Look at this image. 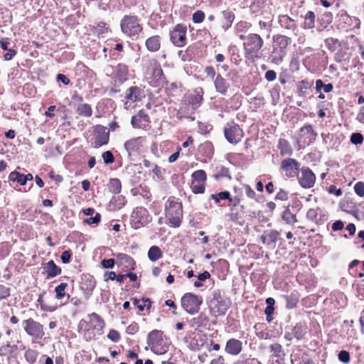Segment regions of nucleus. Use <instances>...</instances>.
Returning a JSON list of instances; mask_svg holds the SVG:
<instances>
[{
	"label": "nucleus",
	"instance_id": "1",
	"mask_svg": "<svg viewBox=\"0 0 364 364\" xmlns=\"http://www.w3.org/2000/svg\"><path fill=\"white\" fill-rule=\"evenodd\" d=\"M165 211L168 225L173 228L179 227L183 218L181 203L173 197H169L165 204Z\"/></svg>",
	"mask_w": 364,
	"mask_h": 364
},
{
	"label": "nucleus",
	"instance_id": "2",
	"mask_svg": "<svg viewBox=\"0 0 364 364\" xmlns=\"http://www.w3.org/2000/svg\"><path fill=\"white\" fill-rule=\"evenodd\" d=\"M120 28L122 33L132 40H136L143 30L138 17L132 15H125L122 18Z\"/></svg>",
	"mask_w": 364,
	"mask_h": 364
},
{
	"label": "nucleus",
	"instance_id": "3",
	"mask_svg": "<svg viewBox=\"0 0 364 364\" xmlns=\"http://www.w3.org/2000/svg\"><path fill=\"white\" fill-rule=\"evenodd\" d=\"M263 46L264 41L259 34H248L247 36V41L243 43L245 56L247 58L257 56Z\"/></svg>",
	"mask_w": 364,
	"mask_h": 364
},
{
	"label": "nucleus",
	"instance_id": "4",
	"mask_svg": "<svg viewBox=\"0 0 364 364\" xmlns=\"http://www.w3.org/2000/svg\"><path fill=\"white\" fill-rule=\"evenodd\" d=\"M22 325L26 333L30 336L33 341L42 339L45 336L43 325L32 318L23 320Z\"/></svg>",
	"mask_w": 364,
	"mask_h": 364
},
{
	"label": "nucleus",
	"instance_id": "5",
	"mask_svg": "<svg viewBox=\"0 0 364 364\" xmlns=\"http://www.w3.org/2000/svg\"><path fill=\"white\" fill-rule=\"evenodd\" d=\"M152 220L149 211L143 207L136 208L131 215L130 223L134 229L148 225Z\"/></svg>",
	"mask_w": 364,
	"mask_h": 364
},
{
	"label": "nucleus",
	"instance_id": "6",
	"mask_svg": "<svg viewBox=\"0 0 364 364\" xmlns=\"http://www.w3.org/2000/svg\"><path fill=\"white\" fill-rule=\"evenodd\" d=\"M202 303V297L192 293H186L181 298L182 308L190 314L198 313Z\"/></svg>",
	"mask_w": 364,
	"mask_h": 364
},
{
	"label": "nucleus",
	"instance_id": "7",
	"mask_svg": "<svg viewBox=\"0 0 364 364\" xmlns=\"http://www.w3.org/2000/svg\"><path fill=\"white\" fill-rule=\"evenodd\" d=\"M212 299L210 301V306L212 310L218 315H224L229 309V303L222 296L220 290H215L212 293Z\"/></svg>",
	"mask_w": 364,
	"mask_h": 364
},
{
	"label": "nucleus",
	"instance_id": "8",
	"mask_svg": "<svg viewBox=\"0 0 364 364\" xmlns=\"http://www.w3.org/2000/svg\"><path fill=\"white\" fill-rule=\"evenodd\" d=\"M224 135L228 142L237 144L242 140L244 134L238 124L235 122H230L227 123L224 128Z\"/></svg>",
	"mask_w": 364,
	"mask_h": 364
},
{
	"label": "nucleus",
	"instance_id": "9",
	"mask_svg": "<svg viewBox=\"0 0 364 364\" xmlns=\"http://www.w3.org/2000/svg\"><path fill=\"white\" fill-rule=\"evenodd\" d=\"M278 23L280 28L287 34L298 35L299 31L296 21L287 14H281L278 16Z\"/></svg>",
	"mask_w": 364,
	"mask_h": 364
},
{
	"label": "nucleus",
	"instance_id": "10",
	"mask_svg": "<svg viewBox=\"0 0 364 364\" xmlns=\"http://www.w3.org/2000/svg\"><path fill=\"white\" fill-rule=\"evenodd\" d=\"M317 133L314 130L311 124H306L300 128L298 134V143H302L304 146H309L315 141Z\"/></svg>",
	"mask_w": 364,
	"mask_h": 364
},
{
	"label": "nucleus",
	"instance_id": "11",
	"mask_svg": "<svg viewBox=\"0 0 364 364\" xmlns=\"http://www.w3.org/2000/svg\"><path fill=\"white\" fill-rule=\"evenodd\" d=\"M186 26L178 23L170 32V39L173 45L178 47H182L186 44Z\"/></svg>",
	"mask_w": 364,
	"mask_h": 364
},
{
	"label": "nucleus",
	"instance_id": "12",
	"mask_svg": "<svg viewBox=\"0 0 364 364\" xmlns=\"http://www.w3.org/2000/svg\"><path fill=\"white\" fill-rule=\"evenodd\" d=\"M297 177L300 186L304 188H310L315 184L316 176L308 167H302Z\"/></svg>",
	"mask_w": 364,
	"mask_h": 364
},
{
	"label": "nucleus",
	"instance_id": "13",
	"mask_svg": "<svg viewBox=\"0 0 364 364\" xmlns=\"http://www.w3.org/2000/svg\"><path fill=\"white\" fill-rule=\"evenodd\" d=\"M203 90L202 87L196 88L193 92L186 97L187 105L191 109V114L201 105L203 100Z\"/></svg>",
	"mask_w": 364,
	"mask_h": 364
},
{
	"label": "nucleus",
	"instance_id": "14",
	"mask_svg": "<svg viewBox=\"0 0 364 364\" xmlns=\"http://www.w3.org/2000/svg\"><path fill=\"white\" fill-rule=\"evenodd\" d=\"M280 169L287 177L292 178L298 175L299 164L296 160L288 158L282 161Z\"/></svg>",
	"mask_w": 364,
	"mask_h": 364
},
{
	"label": "nucleus",
	"instance_id": "15",
	"mask_svg": "<svg viewBox=\"0 0 364 364\" xmlns=\"http://www.w3.org/2000/svg\"><path fill=\"white\" fill-rule=\"evenodd\" d=\"M95 134V148H99L103 145L107 144L109 139V133L107 129L102 125H96L94 127Z\"/></svg>",
	"mask_w": 364,
	"mask_h": 364
},
{
	"label": "nucleus",
	"instance_id": "16",
	"mask_svg": "<svg viewBox=\"0 0 364 364\" xmlns=\"http://www.w3.org/2000/svg\"><path fill=\"white\" fill-rule=\"evenodd\" d=\"M143 97H144L143 90L136 86H132L125 92L124 98L132 102L141 101Z\"/></svg>",
	"mask_w": 364,
	"mask_h": 364
},
{
	"label": "nucleus",
	"instance_id": "17",
	"mask_svg": "<svg viewBox=\"0 0 364 364\" xmlns=\"http://www.w3.org/2000/svg\"><path fill=\"white\" fill-rule=\"evenodd\" d=\"M149 122V117L144 109L139 111L138 114L133 116L131 120L132 126L135 128H144Z\"/></svg>",
	"mask_w": 364,
	"mask_h": 364
},
{
	"label": "nucleus",
	"instance_id": "18",
	"mask_svg": "<svg viewBox=\"0 0 364 364\" xmlns=\"http://www.w3.org/2000/svg\"><path fill=\"white\" fill-rule=\"evenodd\" d=\"M88 318L91 328L95 330L99 335H102L105 326L104 320L95 313L89 314Z\"/></svg>",
	"mask_w": 364,
	"mask_h": 364
},
{
	"label": "nucleus",
	"instance_id": "19",
	"mask_svg": "<svg viewBox=\"0 0 364 364\" xmlns=\"http://www.w3.org/2000/svg\"><path fill=\"white\" fill-rule=\"evenodd\" d=\"M242 349V343L235 338L229 339L225 345V350L232 355H237L240 353Z\"/></svg>",
	"mask_w": 364,
	"mask_h": 364
},
{
	"label": "nucleus",
	"instance_id": "20",
	"mask_svg": "<svg viewBox=\"0 0 364 364\" xmlns=\"http://www.w3.org/2000/svg\"><path fill=\"white\" fill-rule=\"evenodd\" d=\"M214 86L216 91L223 95H225L230 88V84L220 74L216 75Z\"/></svg>",
	"mask_w": 364,
	"mask_h": 364
},
{
	"label": "nucleus",
	"instance_id": "21",
	"mask_svg": "<svg viewBox=\"0 0 364 364\" xmlns=\"http://www.w3.org/2000/svg\"><path fill=\"white\" fill-rule=\"evenodd\" d=\"M96 287V282L93 276L87 274L82 278L80 287L85 293L91 294Z\"/></svg>",
	"mask_w": 364,
	"mask_h": 364
},
{
	"label": "nucleus",
	"instance_id": "22",
	"mask_svg": "<svg viewBox=\"0 0 364 364\" xmlns=\"http://www.w3.org/2000/svg\"><path fill=\"white\" fill-rule=\"evenodd\" d=\"M162 335L163 332L159 330H153L148 334L147 343L152 350L162 341Z\"/></svg>",
	"mask_w": 364,
	"mask_h": 364
},
{
	"label": "nucleus",
	"instance_id": "23",
	"mask_svg": "<svg viewBox=\"0 0 364 364\" xmlns=\"http://www.w3.org/2000/svg\"><path fill=\"white\" fill-rule=\"evenodd\" d=\"M149 64L153 69L152 75L156 82H162L165 77L160 63L156 59L152 58L149 60Z\"/></svg>",
	"mask_w": 364,
	"mask_h": 364
},
{
	"label": "nucleus",
	"instance_id": "24",
	"mask_svg": "<svg viewBox=\"0 0 364 364\" xmlns=\"http://www.w3.org/2000/svg\"><path fill=\"white\" fill-rule=\"evenodd\" d=\"M273 40V46L284 51H287V48L291 43V38L284 35L274 36Z\"/></svg>",
	"mask_w": 364,
	"mask_h": 364
},
{
	"label": "nucleus",
	"instance_id": "25",
	"mask_svg": "<svg viewBox=\"0 0 364 364\" xmlns=\"http://www.w3.org/2000/svg\"><path fill=\"white\" fill-rule=\"evenodd\" d=\"M45 272L47 274V279L53 278L61 273V269L57 266L53 260L48 261L44 267Z\"/></svg>",
	"mask_w": 364,
	"mask_h": 364
},
{
	"label": "nucleus",
	"instance_id": "26",
	"mask_svg": "<svg viewBox=\"0 0 364 364\" xmlns=\"http://www.w3.org/2000/svg\"><path fill=\"white\" fill-rule=\"evenodd\" d=\"M145 46L150 52H156L161 48V38L159 36H152L146 40Z\"/></svg>",
	"mask_w": 364,
	"mask_h": 364
},
{
	"label": "nucleus",
	"instance_id": "27",
	"mask_svg": "<svg viewBox=\"0 0 364 364\" xmlns=\"http://www.w3.org/2000/svg\"><path fill=\"white\" fill-rule=\"evenodd\" d=\"M141 137L134 138L127 141L124 143V148L130 155L132 152L136 151L139 149L142 142Z\"/></svg>",
	"mask_w": 364,
	"mask_h": 364
},
{
	"label": "nucleus",
	"instance_id": "28",
	"mask_svg": "<svg viewBox=\"0 0 364 364\" xmlns=\"http://www.w3.org/2000/svg\"><path fill=\"white\" fill-rule=\"evenodd\" d=\"M291 362L292 364H314L306 353L301 352L292 354Z\"/></svg>",
	"mask_w": 364,
	"mask_h": 364
},
{
	"label": "nucleus",
	"instance_id": "29",
	"mask_svg": "<svg viewBox=\"0 0 364 364\" xmlns=\"http://www.w3.org/2000/svg\"><path fill=\"white\" fill-rule=\"evenodd\" d=\"M223 18L221 20V26L224 31H227L231 27L235 20V14L232 11L227 10L222 12Z\"/></svg>",
	"mask_w": 364,
	"mask_h": 364
},
{
	"label": "nucleus",
	"instance_id": "30",
	"mask_svg": "<svg viewBox=\"0 0 364 364\" xmlns=\"http://www.w3.org/2000/svg\"><path fill=\"white\" fill-rule=\"evenodd\" d=\"M116 257L119 265L124 266L126 268L134 269L133 266L135 262L130 256L124 253H118L116 255Z\"/></svg>",
	"mask_w": 364,
	"mask_h": 364
},
{
	"label": "nucleus",
	"instance_id": "31",
	"mask_svg": "<svg viewBox=\"0 0 364 364\" xmlns=\"http://www.w3.org/2000/svg\"><path fill=\"white\" fill-rule=\"evenodd\" d=\"M286 54L287 51H284L273 46V50L270 55L269 58L272 63L279 65L283 61Z\"/></svg>",
	"mask_w": 364,
	"mask_h": 364
},
{
	"label": "nucleus",
	"instance_id": "32",
	"mask_svg": "<svg viewBox=\"0 0 364 364\" xmlns=\"http://www.w3.org/2000/svg\"><path fill=\"white\" fill-rule=\"evenodd\" d=\"M269 352L272 354V356L279 360H282L285 356L283 347L278 343H274L269 346Z\"/></svg>",
	"mask_w": 364,
	"mask_h": 364
},
{
	"label": "nucleus",
	"instance_id": "33",
	"mask_svg": "<svg viewBox=\"0 0 364 364\" xmlns=\"http://www.w3.org/2000/svg\"><path fill=\"white\" fill-rule=\"evenodd\" d=\"M304 21L301 27L304 29H311L315 26L316 15L314 11H309L304 16Z\"/></svg>",
	"mask_w": 364,
	"mask_h": 364
},
{
	"label": "nucleus",
	"instance_id": "34",
	"mask_svg": "<svg viewBox=\"0 0 364 364\" xmlns=\"http://www.w3.org/2000/svg\"><path fill=\"white\" fill-rule=\"evenodd\" d=\"M278 149L282 156H291L293 153V150L289 142L284 139H280L279 140Z\"/></svg>",
	"mask_w": 364,
	"mask_h": 364
},
{
	"label": "nucleus",
	"instance_id": "35",
	"mask_svg": "<svg viewBox=\"0 0 364 364\" xmlns=\"http://www.w3.org/2000/svg\"><path fill=\"white\" fill-rule=\"evenodd\" d=\"M129 73V68L126 64L119 63L114 69V75L119 80L127 79Z\"/></svg>",
	"mask_w": 364,
	"mask_h": 364
},
{
	"label": "nucleus",
	"instance_id": "36",
	"mask_svg": "<svg viewBox=\"0 0 364 364\" xmlns=\"http://www.w3.org/2000/svg\"><path fill=\"white\" fill-rule=\"evenodd\" d=\"M76 112L78 115L84 117H90L92 114V109L91 106L87 103L78 105Z\"/></svg>",
	"mask_w": 364,
	"mask_h": 364
},
{
	"label": "nucleus",
	"instance_id": "37",
	"mask_svg": "<svg viewBox=\"0 0 364 364\" xmlns=\"http://www.w3.org/2000/svg\"><path fill=\"white\" fill-rule=\"evenodd\" d=\"M147 255L149 260L156 262L162 257L163 252L158 246L154 245L149 248Z\"/></svg>",
	"mask_w": 364,
	"mask_h": 364
},
{
	"label": "nucleus",
	"instance_id": "38",
	"mask_svg": "<svg viewBox=\"0 0 364 364\" xmlns=\"http://www.w3.org/2000/svg\"><path fill=\"white\" fill-rule=\"evenodd\" d=\"M282 218L289 225H294L297 222L296 214L293 213L289 207L285 208Z\"/></svg>",
	"mask_w": 364,
	"mask_h": 364
},
{
	"label": "nucleus",
	"instance_id": "39",
	"mask_svg": "<svg viewBox=\"0 0 364 364\" xmlns=\"http://www.w3.org/2000/svg\"><path fill=\"white\" fill-rule=\"evenodd\" d=\"M126 203L125 198L122 196L113 197L110 201L109 207L113 210L122 208Z\"/></svg>",
	"mask_w": 364,
	"mask_h": 364
},
{
	"label": "nucleus",
	"instance_id": "40",
	"mask_svg": "<svg viewBox=\"0 0 364 364\" xmlns=\"http://www.w3.org/2000/svg\"><path fill=\"white\" fill-rule=\"evenodd\" d=\"M142 304H141L140 300L137 299H133V304L140 311H142L145 308L149 309L151 308V301L149 299L142 298L141 299Z\"/></svg>",
	"mask_w": 364,
	"mask_h": 364
},
{
	"label": "nucleus",
	"instance_id": "41",
	"mask_svg": "<svg viewBox=\"0 0 364 364\" xmlns=\"http://www.w3.org/2000/svg\"><path fill=\"white\" fill-rule=\"evenodd\" d=\"M294 337L297 340L303 338L306 333L305 326L301 323H297L294 328H291Z\"/></svg>",
	"mask_w": 364,
	"mask_h": 364
},
{
	"label": "nucleus",
	"instance_id": "42",
	"mask_svg": "<svg viewBox=\"0 0 364 364\" xmlns=\"http://www.w3.org/2000/svg\"><path fill=\"white\" fill-rule=\"evenodd\" d=\"M18 350L16 345H10L9 343L3 345L0 347V355L5 356L12 355Z\"/></svg>",
	"mask_w": 364,
	"mask_h": 364
},
{
	"label": "nucleus",
	"instance_id": "43",
	"mask_svg": "<svg viewBox=\"0 0 364 364\" xmlns=\"http://www.w3.org/2000/svg\"><path fill=\"white\" fill-rule=\"evenodd\" d=\"M108 187L110 192L114 194L119 193L122 189V184L120 180L118 178L110 179L108 184Z\"/></svg>",
	"mask_w": 364,
	"mask_h": 364
},
{
	"label": "nucleus",
	"instance_id": "44",
	"mask_svg": "<svg viewBox=\"0 0 364 364\" xmlns=\"http://www.w3.org/2000/svg\"><path fill=\"white\" fill-rule=\"evenodd\" d=\"M38 355L39 353L37 350L29 348L26 350L24 356L26 361L29 364H34L37 360Z\"/></svg>",
	"mask_w": 364,
	"mask_h": 364
},
{
	"label": "nucleus",
	"instance_id": "45",
	"mask_svg": "<svg viewBox=\"0 0 364 364\" xmlns=\"http://www.w3.org/2000/svg\"><path fill=\"white\" fill-rule=\"evenodd\" d=\"M193 181L198 183H204L207 179L206 173L203 170H198L192 173Z\"/></svg>",
	"mask_w": 364,
	"mask_h": 364
},
{
	"label": "nucleus",
	"instance_id": "46",
	"mask_svg": "<svg viewBox=\"0 0 364 364\" xmlns=\"http://www.w3.org/2000/svg\"><path fill=\"white\" fill-rule=\"evenodd\" d=\"M68 287L67 283H60L59 285H58L55 289V297L58 299H62L64 298L66 294L65 293V289ZM67 297L70 298V295L67 294Z\"/></svg>",
	"mask_w": 364,
	"mask_h": 364
},
{
	"label": "nucleus",
	"instance_id": "47",
	"mask_svg": "<svg viewBox=\"0 0 364 364\" xmlns=\"http://www.w3.org/2000/svg\"><path fill=\"white\" fill-rule=\"evenodd\" d=\"M9 181H16L18 183H19L21 186L25 185V179H24V175L21 174L16 171L11 172L9 176Z\"/></svg>",
	"mask_w": 364,
	"mask_h": 364
},
{
	"label": "nucleus",
	"instance_id": "48",
	"mask_svg": "<svg viewBox=\"0 0 364 364\" xmlns=\"http://www.w3.org/2000/svg\"><path fill=\"white\" fill-rule=\"evenodd\" d=\"M267 236V245L275 243L279 236V232L275 230H272L269 232H266Z\"/></svg>",
	"mask_w": 364,
	"mask_h": 364
},
{
	"label": "nucleus",
	"instance_id": "49",
	"mask_svg": "<svg viewBox=\"0 0 364 364\" xmlns=\"http://www.w3.org/2000/svg\"><path fill=\"white\" fill-rule=\"evenodd\" d=\"M192 191L196 193H203L205 191V183L192 181Z\"/></svg>",
	"mask_w": 364,
	"mask_h": 364
},
{
	"label": "nucleus",
	"instance_id": "50",
	"mask_svg": "<svg viewBox=\"0 0 364 364\" xmlns=\"http://www.w3.org/2000/svg\"><path fill=\"white\" fill-rule=\"evenodd\" d=\"M363 139V136L360 133H353L350 136V142L355 145H360Z\"/></svg>",
	"mask_w": 364,
	"mask_h": 364
},
{
	"label": "nucleus",
	"instance_id": "51",
	"mask_svg": "<svg viewBox=\"0 0 364 364\" xmlns=\"http://www.w3.org/2000/svg\"><path fill=\"white\" fill-rule=\"evenodd\" d=\"M338 40L333 38H328L325 40V46L330 51H334L336 48Z\"/></svg>",
	"mask_w": 364,
	"mask_h": 364
},
{
	"label": "nucleus",
	"instance_id": "52",
	"mask_svg": "<svg viewBox=\"0 0 364 364\" xmlns=\"http://www.w3.org/2000/svg\"><path fill=\"white\" fill-rule=\"evenodd\" d=\"M208 321L207 316L204 314H200L197 318H193L191 320L192 326L196 325L197 326H200L204 322Z\"/></svg>",
	"mask_w": 364,
	"mask_h": 364
},
{
	"label": "nucleus",
	"instance_id": "53",
	"mask_svg": "<svg viewBox=\"0 0 364 364\" xmlns=\"http://www.w3.org/2000/svg\"><path fill=\"white\" fill-rule=\"evenodd\" d=\"M205 14L202 11H196L192 16V20L195 23H199L204 21Z\"/></svg>",
	"mask_w": 364,
	"mask_h": 364
},
{
	"label": "nucleus",
	"instance_id": "54",
	"mask_svg": "<svg viewBox=\"0 0 364 364\" xmlns=\"http://www.w3.org/2000/svg\"><path fill=\"white\" fill-rule=\"evenodd\" d=\"M102 156L105 164H111L114 161V155L110 151H105Z\"/></svg>",
	"mask_w": 364,
	"mask_h": 364
},
{
	"label": "nucleus",
	"instance_id": "55",
	"mask_svg": "<svg viewBox=\"0 0 364 364\" xmlns=\"http://www.w3.org/2000/svg\"><path fill=\"white\" fill-rule=\"evenodd\" d=\"M339 360L343 363H348L350 362V354L348 351L342 350L338 355Z\"/></svg>",
	"mask_w": 364,
	"mask_h": 364
},
{
	"label": "nucleus",
	"instance_id": "56",
	"mask_svg": "<svg viewBox=\"0 0 364 364\" xmlns=\"http://www.w3.org/2000/svg\"><path fill=\"white\" fill-rule=\"evenodd\" d=\"M355 193L360 197L364 196V182L359 181L354 186Z\"/></svg>",
	"mask_w": 364,
	"mask_h": 364
},
{
	"label": "nucleus",
	"instance_id": "57",
	"mask_svg": "<svg viewBox=\"0 0 364 364\" xmlns=\"http://www.w3.org/2000/svg\"><path fill=\"white\" fill-rule=\"evenodd\" d=\"M251 24L247 21H241L236 24L235 28L239 32H243L248 30Z\"/></svg>",
	"mask_w": 364,
	"mask_h": 364
},
{
	"label": "nucleus",
	"instance_id": "58",
	"mask_svg": "<svg viewBox=\"0 0 364 364\" xmlns=\"http://www.w3.org/2000/svg\"><path fill=\"white\" fill-rule=\"evenodd\" d=\"M101 220V215L100 213H96L94 217L85 219L84 223L88 225H97Z\"/></svg>",
	"mask_w": 364,
	"mask_h": 364
},
{
	"label": "nucleus",
	"instance_id": "59",
	"mask_svg": "<svg viewBox=\"0 0 364 364\" xmlns=\"http://www.w3.org/2000/svg\"><path fill=\"white\" fill-rule=\"evenodd\" d=\"M139 329V326L137 323L132 322L131 324H129L126 329V332L128 334L133 335L136 333Z\"/></svg>",
	"mask_w": 364,
	"mask_h": 364
},
{
	"label": "nucleus",
	"instance_id": "60",
	"mask_svg": "<svg viewBox=\"0 0 364 364\" xmlns=\"http://www.w3.org/2000/svg\"><path fill=\"white\" fill-rule=\"evenodd\" d=\"M317 215H318V210L314 209V208L309 209L306 213L307 219L312 222H316Z\"/></svg>",
	"mask_w": 364,
	"mask_h": 364
},
{
	"label": "nucleus",
	"instance_id": "61",
	"mask_svg": "<svg viewBox=\"0 0 364 364\" xmlns=\"http://www.w3.org/2000/svg\"><path fill=\"white\" fill-rule=\"evenodd\" d=\"M107 338L112 341L117 343L120 339V335L116 330L112 329L109 331Z\"/></svg>",
	"mask_w": 364,
	"mask_h": 364
},
{
	"label": "nucleus",
	"instance_id": "62",
	"mask_svg": "<svg viewBox=\"0 0 364 364\" xmlns=\"http://www.w3.org/2000/svg\"><path fill=\"white\" fill-rule=\"evenodd\" d=\"M91 328L90 323L89 321H86L85 319L80 320L78 324L79 331L83 330L85 331H87Z\"/></svg>",
	"mask_w": 364,
	"mask_h": 364
},
{
	"label": "nucleus",
	"instance_id": "63",
	"mask_svg": "<svg viewBox=\"0 0 364 364\" xmlns=\"http://www.w3.org/2000/svg\"><path fill=\"white\" fill-rule=\"evenodd\" d=\"M10 296L9 288L0 285V299H6Z\"/></svg>",
	"mask_w": 364,
	"mask_h": 364
},
{
	"label": "nucleus",
	"instance_id": "64",
	"mask_svg": "<svg viewBox=\"0 0 364 364\" xmlns=\"http://www.w3.org/2000/svg\"><path fill=\"white\" fill-rule=\"evenodd\" d=\"M245 192L247 196L250 198L255 199L256 198V193L255 191L249 186L245 185Z\"/></svg>",
	"mask_w": 364,
	"mask_h": 364
}]
</instances>
